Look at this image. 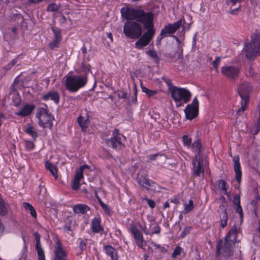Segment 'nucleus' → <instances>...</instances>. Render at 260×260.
Masks as SVG:
<instances>
[{
    "label": "nucleus",
    "mask_w": 260,
    "mask_h": 260,
    "mask_svg": "<svg viewBox=\"0 0 260 260\" xmlns=\"http://www.w3.org/2000/svg\"><path fill=\"white\" fill-rule=\"evenodd\" d=\"M122 14L127 20L136 19L138 22L141 23L147 31L143 34L135 44V47L137 49H142L147 46L152 39L155 34L154 28V15L151 12H145L141 9L128 8L124 11L122 10Z\"/></svg>",
    "instance_id": "nucleus-1"
},
{
    "label": "nucleus",
    "mask_w": 260,
    "mask_h": 260,
    "mask_svg": "<svg viewBox=\"0 0 260 260\" xmlns=\"http://www.w3.org/2000/svg\"><path fill=\"white\" fill-rule=\"evenodd\" d=\"M241 233V228L235 224L225 237L224 243L223 245L222 240H219L216 244V254L218 256L222 255L225 258L229 257L232 255V248L237 242H240L237 240L239 235Z\"/></svg>",
    "instance_id": "nucleus-2"
},
{
    "label": "nucleus",
    "mask_w": 260,
    "mask_h": 260,
    "mask_svg": "<svg viewBox=\"0 0 260 260\" xmlns=\"http://www.w3.org/2000/svg\"><path fill=\"white\" fill-rule=\"evenodd\" d=\"M88 78L86 75H69L64 77V84L66 89L71 92H77L84 87L87 83Z\"/></svg>",
    "instance_id": "nucleus-3"
},
{
    "label": "nucleus",
    "mask_w": 260,
    "mask_h": 260,
    "mask_svg": "<svg viewBox=\"0 0 260 260\" xmlns=\"http://www.w3.org/2000/svg\"><path fill=\"white\" fill-rule=\"evenodd\" d=\"M243 51L249 59H253L256 54L260 55V31L252 34L251 43L245 44Z\"/></svg>",
    "instance_id": "nucleus-4"
},
{
    "label": "nucleus",
    "mask_w": 260,
    "mask_h": 260,
    "mask_svg": "<svg viewBox=\"0 0 260 260\" xmlns=\"http://www.w3.org/2000/svg\"><path fill=\"white\" fill-rule=\"evenodd\" d=\"M251 89V85L246 82L241 84L238 87V92L241 98V107L237 110V114L238 115H241L242 112L247 109Z\"/></svg>",
    "instance_id": "nucleus-5"
},
{
    "label": "nucleus",
    "mask_w": 260,
    "mask_h": 260,
    "mask_svg": "<svg viewBox=\"0 0 260 260\" xmlns=\"http://www.w3.org/2000/svg\"><path fill=\"white\" fill-rule=\"evenodd\" d=\"M170 92L172 99L177 106H181V104L183 105L188 103L191 97L190 91L185 88L176 86L171 89Z\"/></svg>",
    "instance_id": "nucleus-6"
},
{
    "label": "nucleus",
    "mask_w": 260,
    "mask_h": 260,
    "mask_svg": "<svg viewBox=\"0 0 260 260\" xmlns=\"http://www.w3.org/2000/svg\"><path fill=\"white\" fill-rule=\"evenodd\" d=\"M125 137L119 133L118 129H115L113 131L110 139L105 140V143L108 146L116 150L123 149L125 147Z\"/></svg>",
    "instance_id": "nucleus-7"
},
{
    "label": "nucleus",
    "mask_w": 260,
    "mask_h": 260,
    "mask_svg": "<svg viewBox=\"0 0 260 260\" xmlns=\"http://www.w3.org/2000/svg\"><path fill=\"white\" fill-rule=\"evenodd\" d=\"M123 33L129 39H137L142 35V28L136 22L126 21L123 26Z\"/></svg>",
    "instance_id": "nucleus-8"
},
{
    "label": "nucleus",
    "mask_w": 260,
    "mask_h": 260,
    "mask_svg": "<svg viewBox=\"0 0 260 260\" xmlns=\"http://www.w3.org/2000/svg\"><path fill=\"white\" fill-rule=\"evenodd\" d=\"M36 116L39 119V124L43 128L51 127L53 117L48 113L47 105H44V107L39 108L38 110Z\"/></svg>",
    "instance_id": "nucleus-9"
},
{
    "label": "nucleus",
    "mask_w": 260,
    "mask_h": 260,
    "mask_svg": "<svg viewBox=\"0 0 260 260\" xmlns=\"http://www.w3.org/2000/svg\"><path fill=\"white\" fill-rule=\"evenodd\" d=\"M193 175L201 176L204 174L205 167L208 164L207 157H199L197 155L192 159Z\"/></svg>",
    "instance_id": "nucleus-10"
},
{
    "label": "nucleus",
    "mask_w": 260,
    "mask_h": 260,
    "mask_svg": "<svg viewBox=\"0 0 260 260\" xmlns=\"http://www.w3.org/2000/svg\"><path fill=\"white\" fill-rule=\"evenodd\" d=\"M199 112V102L197 98L193 99L192 103L188 104L184 109L185 117L187 119L192 120L196 118Z\"/></svg>",
    "instance_id": "nucleus-11"
},
{
    "label": "nucleus",
    "mask_w": 260,
    "mask_h": 260,
    "mask_svg": "<svg viewBox=\"0 0 260 260\" xmlns=\"http://www.w3.org/2000/svg\"><path fill=\"white\" fill-rule=\"evenodd\" d=\"M130 230L135 241L136 244L139 248L144 249L146 242L144 241L141 231L134 225L131 226Z\"/></svg>",
    "instance_id": "nucleus-12"
},
{
    "label": "nucleus",
    "mask_w": 260,
    "mask_h": 260,
    "mask_svg": "<svg viewBox=\"0 0 260 260\" xmlns=\"http://www.w3.org/2000/svg\"><path fill=\"white\" fill-rule=\"evenodd\" d=\"M137 182L138 184L147 190H155L156 183L153 180L147 178L143 175H138L137 178Z\"/></svg>",
    "instance_id": "nucleus-13"
},
{
    "label": "nucleus",
    "mask_w": 260,
    "mask_h": 260,
    "mask_svg": "<svg viewBox=\"0 0 260 260\" xmlns=\"http://www.w3.org/2000/svg\"><path fill=\"white\" fill-rule=\"evenodd\" d=\"M87 165H83L78 168L75 173V177L72 181V186L74 190H77L80 187V181L83 178V171L85 168H88Z\"/></svg>",
    "instance_id": "nucleus-14"
},
{
    "label": "nucleus",
    "mask_w": 260,
    "mask_h": 260,
    "mask_svg": "<svg viewBox=\"0 0 260 260\" xmlns=\"http://www.w3.org/2000/svg\"><path fill=\"white\" fill-rule=\"evenodd\" d=\"M182 23V19H180L173 23H169L166 25L161 30L162 35L166 37L175 33L181 26Z\"/></svg>",
    "instance_id": "nucleus-15"
},
{
    "label": "nucleus",
    "mask_w": 260,
    "mask_h": 260,
    "mask_svg": "<svg viewBox=\"0 0 260 260\" xmlns=\"http://www.w3.org/2000/svg\"><path fill=\"white\" fill-rule=\"evenodd\" d=\"M222 74L231 79L237 77L239 73V68L233 66H224L221 68Z\"/></svg>",
    "instance_id": "nucleus-16"
},
{
    "label": "nucleus",
    "mask_w": 260,
    "mask_h": 260,
    "mask_svg": "<svg viewBox=\"0 0 260 260\" xmlns=\"http://www.w3.org/2000/svg\"><path fill=\"white\" fill-rule=\"evenodd\" d=\"M55 258L54 260H67V253L62 249V244L57 241L54 249Z\"/></svg>",
    "instance_id": "nucleus-17"
},
{
    "label": "nucleus",
    "mask_w": 260,
    "mask_h": 260,
    "mask_svg": "<svg viewBox=\"0 0 260 260\" xmlns=\"http://www.w3.org/2000/svg\"><path fill=\"white\" fill-rule=\"evenodd\" d=\"M42 99L45 101L49 100L53 101L56 104H58L60 102V95L56 90H51L42 95Z\"/></svg>",
    "instance_id": "nucleus-18"
},
{
    "label": "nucleus",
    "mask_w": 260,
    "mask_h": 260,
    "mask_svg": "<svg viewBox=\"0 0 260 260\" xmlns=\"http://www.w3.org/2000/svg\"><path fill=\"white\" fill-rule=\"evenodd\" d=\"M90 229L93 233H101L104 231V228L101 225V220L100 217H95L92 219Z\"/></svg>",
    "instance_id": "nucleus-19"
},
{
    "label": "nucleus",
    "mask_w": 260,
    "mask_h": 260,
    "mask_svg": "<svg viewBox=\"0 0 260 260\" xmlns=\"http://www.w3.org/2000/svg\"><path fill=\"white\" fill-rule=\"evenodd\" d=\"M233 161L234 162V171L235 172L236 180L238 183H240L241 180L242 171L241 170L239 156H234L233 158Z\"/></svg>",
    "instance_id": "nucleus-20"
},
{
    "label": "nucleus",
    "mask_w": 260,
    "mask_h": 260,
    "mask_svg": "<svg viewBox=\"0 0 260 260\" xmlns=\"http://www.w3.org/2000/svg\"><path fill=\"white\" fill-rule=\"evenodd\" d=\"M52 30L54 33V39L52 42L49 43V45L53 49L58 47L59 44L61 40V34L59 29H55L54 27H52Z\"/></svg>",
    "instance_id": "nucleus-21"
},
{
    "label": "nucleus",
    "mask_w": 260,
    "mask_h": 260,
    "mask_svg": "<svg viewBox=\"0 0 260 260\" xmlns=\"http://www.w3.org/2000/svg\"><path fill=\"white\" fill-rule=\"evenodd\" d=\"M73 210L75 214L84 215L90 210V207L85 204H78L73 207Z\"/></svg>",
    "instance_id": "nucleus-22"
},
{
    "label": "nucleus",
    "mask_w": 260,
    "mask_h": 260,
    "mask_svg": "<svg viewBox=\"0 0 260 260\" xmlns=\"http://www.w3.org/2000/svg\"><path fill=\"white\" fill-rule=\"evenodd\" d=\"M35 106L34 105L26 104L18 112L16 113L18 116L24 117L30 115L35 109Z\"/></svg>",
    "instance_id": "nucleus-23"
},
{
    "label": "nucleus",
    "mask_w": 260,
    "mask_h": 260,
    "mask_svg": "<svg viewBox=\"0 0 260 260\" xmlns=\"http://www.w3.org/2000/svg\"><path fill=\"white\" fill-rule=\"evenodd\" d=\"M192 151L194 153V156H198L199 157H205L206 155L201 154L202 146L199 140H196L191 145Z\"/></svg>",
    "instance_id": "nucleus-24"
},
{
    "label": "nucleus",
    "mask_w": 260,
    "mask_h": 260,
    "mask_svg": "<svg viewBox=\"0 0 260 260\" xmlns=\"http://www.w3.org/2000/svg\"><path fill=\"white\" fill-rule=\"evenodd\" d=\"M150 222L149 235L152 236L155 234H159L160 232V229L158 224L153 218L148 219Z\"/></svg>",
    "instance_id": "nucleus-25"
},
{
    "label": "nucleus",
    "mask_w": 260,
    "mask_h": 260,
    "mask_svg": "<svg viewBox=\"0 0 260 260\" xmlns=\"http://www.w3.org/2000/svg\"><path fill=\"white\" fill-rule=\"evenodd\" d=\"M104 250L107 255H109L112 260H117L115 249L111 245H105Z\"/></svg>",
    "instance_id": "nucleus-26"
},
{
    "label": "nucleus",
    "mask_w": 260,
    "mask_h": 260,
    "mask_svg": "<svg viewBox=\"0 0 260 260\" xmlns=\"http://www.w3.org/2000/svg\"><path fill=\"white\" fill-rule=\"evenodd\" d=\"M78 75H86L88 77V74L91 72L90 67L89 64L82 62L79 68L76 70Z\"/></svg>",
    "instance_id": "nucleus-27"
},
{
    "label": "nucleus",
    "mask_w": 260,
    "mask_h": 260,
    "mask_svg": "<svg viewBox=\"0 0 260 260\" xmlns=\"http://www.w3.org/2000/svg\"><path fill=\"white\" fill-rule=\"evenodd\" d=\"M24 132L27 134L31 136L35 141L38 137V134L37 130L34 126L30 124H27Z\"/></svg>",
    "instance_id": "nucleus-28"
},
{
    "label": "nucleus",
    "mask_w": 260,
    "mask_h": 260,
    "mask_svg": "<svg viewBox=\"0 0 260 260\" xmlns=\"http://www.w3.org/2000/svg\"><path fill=\"white\" fill-rule=\"evenodd\" d=\"M46 169L49 170L55 179L58 177L57 168L52 163L47 161L45 163Z\"/></svg>",
    "instance_id": "nucleus-29"
},
{
    "label": "nucleus",
    "mask_w": 260,
    "mask_h": 260,
    "mask_svg": "<svg viewBox=\"0 0 260 260\" xmlns=\"http://www.w3.org/2000/svg\"><path fill=\"white\" fill-rule=\"evenodd\" d=\"M76 227V223L74 219H69L63 227L65 232L69 233L72 232Z\"/></svg>",
    "instance_id": "nucleus-30"
},
{
    "label": "nucleus",
    "mask_w": 260,
    "mask_h": 260,
    "mask_svg": "<svg viewBox=\"0 0 260 260\" xmlns=\"http://www.w3.org/2000/svg\"><path fill=\"white\" fill-rule=\"evenodd\" d=\"M78 123L83 132H86L88 128V119L82 116H80L77 119Z\"/></svg>",
    "instance_id": "nucleus-31"
},
{
    "label": "nucleus",
    "mask_w": 260,
    "mask_h": 260,
    "mask_svg": "<svg viewBox=\"0 0 260 260\" xmlns=\"http://www.w3.org/2000/svg\"><path fill=\"white\" fill-rule=\"evenodd\" d=\"M220 225L221 227L223 229L227 225L228 220V215L225 210H224L220 213Z\"/></svg>",
    "instance_id": "nucleus-32"
},
{
    "label": "nucleus",
    "mask_w": 260,
    "mask_h": 260,
    "mask_svg": "<svg viewBox=\"0 0 260 260\" xmlns=\"http://www.w3.org/2000/svg\"><path fill=\"white\" fill-rule=\"evenodd\" d=\"M9 204L2 199L0 202V215L5 216L8 214Z\"/></svg>",
    "instance_id": "nucleus-33"
},
{
    "label": "nucleus",
    "mask_w": 260,
    "mask_h": 260,
    "mask_svg": "<svg viewBox=\"0 0 260 260\" xmlns=\"http://www.w3.org/2000/svg\"><path fill=\"white\" fill-rule=\"evenodd\" d=\"M141 87L142 92H144L148 98H154L157 93L156 90L149 89L142 85Z\"/></svg>",
    "instance_id": "nucleus-34"
},
{
    "label": "nucleus",
    "mask_w": 260,
    "mask_h": 260,
    "mask_svg": "<svg viewBox=\"0 0 260 260\" xmlns=\"http://www.w3.org/2000/svg\"><path fill=\"white\" fill-rule=\"evenodd\" d=\"M184 208L182 211V213L184 214H186L189 212L191 211L194 208L193 201L190 200L188 201V204L185 203L184 204Z\"/></svg>",
    "instance_id": "nucleus-35"
},
{
    "label": "nucleus",
    "mask_w": 260,
    "mask_h": 260,
    "mask_svg": "<svg viewBox=\"0 0 260 260\" xmlns=\"http://www.w3.org/2000/svg\"><path fill=\"white\" fill-rule=\"evenodd\" d=\"M23 206L25 210L29 211L30 214L33 217L36 218L37 215V212L31 204L28 203H23Z\"/></svg>",
    "instance_id": "nucleus-36"
},
{
    "label": "nucleus",
    "mask_w": 260,
    "mask_h": 260,
    "mask_svg": "<svg viewBox=\"0 0 260 260\" xmlns=\"http://www.w3.org/2000/svg\"><path fill=\"white\" fill-rule=\"evenodd\" d=\"M235 204L237 205L236 212L239 214L241 218H243V211L242 207L240 205V200L239 197H236L234 199Z\"/></svg>",
    "instance_id": "nucleus-37"
},
{
    "label": "nucleus",
    "mask_w": 260,
    "mask_h": 260,
    "mask_svg": "<svg viewBox=\"0 0 260 260\" xmlns=\"http://www.w3.org/2000/svg\"><path fill=\"white\" fill-rule=\"evenodd\" d=\"M182 139L184 146L189 148L191 143V138L189 137L187 135H184Z\"/></svg>",
    "instance_id": "nucleus-38"
},
{
    "label": "nucleus",
    "mask_w": 260,
    "mask_h": 260,
    "mask_svg": "<svg viewBox=\"0 0 260 260\" xmlns=\"http://www.w3.org/2000/svg\"><path fill=\"white\" fill-rule=\"evenodd\" d=\"M162 80L166 83L168 87H169L170 92L171 91V89L173 88L175 86L173 85L172 83V80L166 76H163L161 78Z\"/></svg>",
    "instance_id": "nucleus-39"
},
{
    "label": "nucleus",
    "mask_w": 260,
    "mask_h": 260,
    "mask_svg": "<svg viewBox=\"0 0 260 260\" xmlns=\"http://www.w3.org/2000/svg\"><path fill=\"white\" fill-rule=\"evenodd\" d=\"M182 251H183V249L181 247H180V246L176 247L172 254V258H176V257L178 255H179L181 254Z\"/></svg>",
    "instance_id": "nucleus-40"
},
{
    "label": "nucleus",
    "mask_w": 260,
    "mask_h": 260,
    "mask_svg": "<svg viewBox=\"0 0 260 260\" xmlns=\"http://www.w3.org/2000/svg\"><path fill=\"white\" fill-rule=\"evenodd\" d=\"M27 247L25 245H24L23 247L22 248L20 254L21 256L19 258V260H26L27 259Z\"/></svg>",
    "instance_id": "nucleus-41"
},
{
    "label": "nucleus",
    "mask_w": 260,
    "mask_h": 260,
    "mask_svg": "<svg viewBox=\"0 0 260 260\" xmlns=\"http://www.w3.org/2000/svg\"><path fill=\"white\" fill-rule=\"evenodd\" d=\"M25 147L26 150L31 151L35 148V144L31 141H25Z\"/></svg>",
    "instance_id": "nucleus-42"
},
{
    "label": "nucleus",
    "mask_w": 260,
    "mask_h": 260,
    "mask_svg": "<svg viewBox=\"0 0 260 260\" xmlns=\"http://www.w3.org/2000/svg\"><path fill=\"white\" fill-rule=\"evenodd\" d=\"M36 249L39 257L38 260H45V254L42 248Z\"/></svg>",
    "instance_id": "nucleus-43"
},
{
    "label": "nucleus",
    "mask_w": 260,
    "mask_h": 260,
    "mask_svg": "<svg viewBox=\"0 0 260 260\" xmlns=\"http://www.w3.org/2000/svg\"><path fill=\"white\" fill-rule=\"evenodd\" d=\"M58 6L55 4L52 3L48 5L47 8V11L49 12H54L58 9Z\"/></svg>",
    "instance_id": "nucleus-44"
},
{
    "label": "nucleus",
    "mask_w": 260,
    "mask_h": 260,
    "mask_svg": "<svg viewBox=\"0 0 260 260\" xmlns=\"http://www.w3.org/2000/svg\"><path fill=\"white\" fill-rule=\"evenodd\" d=\"M191 229L192 228L190 226H186L181 232L180 234V237L181 238L185 237L187 234H188L190 233Z\"/></svg>",
    "instance_id": "nucleus-45"
},
{
    "label": "nucleus",
    "mask_w": 260,
    "mask_h": 260,
    "mask_svg": "<svg viewBox=\"0 0 260 260\" xmlns=\"http://www.w3.org/2000/svg\"><path fill=\"white\" fill-rule=\"evenodd\" d=\"M152 245L155 248L159 249L160 251H161V252H162L164 253H166L168 252V249L164 246H161V245H160L158 244L153 243V242H152Z\"/></svg>",
    "instance_id": "nucleus-46"
},
{
    "label": "nucleus",
    "mask_w": 260,
    "mask_h": 260,
    "mask_svg": "<svg viewBox=\"0 0 260 260\" xmlns=\"http://www.w3.org/2000/svg\"><path fill=\"white\" fill-rule=\"evenodd\" d=\"M35 237L36 239V249L41 248V244L40 242V236L39 233H36L35 234Z\"/></svg>",
    "instance_id": "nucleus-47"
},
{
    "label": "nucleus",
    "mask_w": 260,
    "mask_h": 260,
    "mask_svg": "<svg viewBox=\"0 0 260 260\" xmlns=\"http://www.w3.org/2000/svg\"><path fill=\"white\" fill-rule=\"evenodd\" d=\"M220 57H216L215 59L213 61L212 64L215 68L216 72H218V67L220 64Z\"/></svg>",
    "instance_id": "nucleus-48"
},
{
    "label": "nucleus",
    "mask_w": 260,
    "mask_h": 260,
    "mask_svg": "<svg viewBox=\"0 0 260 260\" xmlns=\"http://www.w3.org/2000/svg\"><path fill=\"white\" fill-rule=\"evenodd\" d=\"M88 240L87 239H82L80 241L79 248L81 251L84 250L87 246Z\"/></svg>",
    "instance_id": "nucleus-49"
},
{
    "label": "nucleus",
    "mask_w": 260,
    "mask_h": 260,
    "mask_svg": "<svg viewBox=\"0 0 260 260\" xmlns=\"http://www.w3.org/2000/svg\"><path fill=\"white\" fill-rule=\"evenodd\" d=\"M220 183L221 184V190L223 193L225 194L227 192L228 187L226 186V182L224 180H220Z\"/></svg>",
    "instance_id": "nucleus-50"
},
{
    "label": "nucleus",
    "mask_w": 260,
    "mask_h": 260,
    "mask_svg": "<svg viewBox=\"0 0 260 260\" xmlns=\"http://www.w3.org/2000/svg\"><path fill=\"white\" fill-rule=\"evenodd\" d=\"M101 207L103 208V210H104L105 212L108 214V215H110L111 213V210L108 205H107L105 203L101 204Z\"/></svg>",
    "instance_id": "nucleus-51"
},
{
    "label": "nucleus",
    "mask_w": 260,
    "mask_h": 260,
    "mask_svg": "<svg viewBox=\"0 0 260 260\" xmlns=\"http://www.w3.org/2000/svg\"><path fill=\"white\" fill-rule=\"evenodd\" d=\"M146 53L153 58L156 59L157 58V53L153 50H148L146 52Z\"/></svg>",
    "instance_id": "nucleus-52"
},
{
    "label": "nucleus",
    "mask_w": 260,
    "mask_h": 260,
    "mask_svg": "<svg viewBox=\"0 0 260 260\" xmlns=\"http://www.w3.org/2000/svg\"><path fill=\"white\" fill-rule=\"evenodd\" d=\"M166 36L165 35H162V33H161V30L160 31V35L157 37L156 39V44L157 45H159L161 43V40L166 37Z\"/></svg>",
    "instance_id": "nucleus-53"
},
{
    "label": "nucleus",
    "mask_w": 260,
    "mask_h": 260,
    "mask_svg": "<svg viewBox=\"0 0 260 260\" xmlns=\"http://www.w3.org/2000/svg\"><path fill=\"white\" fill-rule=\"evenodd\" d=\"M147 204L148 205L151 207V208H154L155 206V203L153 200H152L151 199H147Z\"/></svg>",
    "instance_id": "nucleus-54"
},
{
    "label": "nucleus",
    "mask_w": 260,
    "mask_h": 260,
    "mask_svg": "<svg viewBox=\"0 0 260 260\" xmlns=\"http://www.w3.org/2000/svg\"><path fill=\"white\" fill-rule=\"evenodd\" d=\"M140 227L146 234H148V229L144 222L143 224H140Z\"/></svg>",
    "instance_id": "nucleus-55"
},
{
    "label": "nucleus",
    "mask_w": 260,
    "mask_h": 260,
    "mask_svg": "<svg viewBox=\"0 0 260 260\" xmlns=\"http://www.w3.org/2000/svg\"><path fill=\"white\" fill-rule=\"evenodd\" d=\"M158 155H160V156H162V154H152V155H150L148 156V158L151 160H155L156 159V158L158 156Z\"/></svg>",
    "instance_id": "nucleus-56"
},
{
    "label": "nucleus",
    "mask_w": 260,
    "mask_h": 260,
    "mask_svg": "<svg viewBox=\"0 0 260 260\" xmlns=\"http://www.w3.org/2000/svg\"><path fill=\"white\" fill-rule=\"evenodd\" d=\"M118 96L119 99H126L127 98V94L125 92H123L121 94L118 93Z\"/></svg>",
    "instance_id": "nucleus-57"
},
{
    "label": "nucleus",
    "mask_w": 260,
    "mask_h": 260,
    "mask_svg": "<svg viewBox=\"0 0 260 260\" xmlns=\"http://www.w3.org/2000/svg\"><path fill=\"white\" fill-rule=\"evenodd\" d=\"M5 231V226L2 222L0 220V233H2Z\"/></svg>",
    "instance_id": "nucleus-58"
},
{
    "label": "nucleus",
    "mask_w": 260,
    "mask_h": 260,
    "mask_svg": "<svg viewBox=\"0 0 260 260\" xmlns=\"http://www.w3.org/2000/svg\"><path fill=\"white\" fill-rule=\"evenodd\" d=\"M16 63V59H14L8 65V69H10L11 68V67H12L13 66H14L15 64V63Z\"/></svg>",
    "instance_id": "nucleus-59"
},
{
    "label": "nucleus",
    "mask_w": 260,
    "mask_h": 260,
    "mask_svg": "<svg viewBox=\"0 0 260 260\" xmlns=\"http://www.w3.org/2000/svg\"><path fill=\"white\" fill-rule=\"evenodd\" d=\"M42 1L43 0H28L29 2L30 3H32V4L38 3Z\"/></svg>",
    "instance_id": "nucleus-60"
},
{
    "label": "nucleus",
    "mask_w": 260,
    "mask_h": 260,
    "mask_svg": "<svg viewBox=\"0 0 260 260\" xmlns=\"http://www.w3.org/2000/svg\"><path fill=\"white\" fill-rule=\"evenodd\" d=\"M82 52L83 54L85 55L87 52V49L85 46H83L81 48Z\"/></svg>",
    "instance_id": "nucleus-61"
},
{
    "label": "nucleus",
    "mask_w": 260,
    "mask_h": 260,
    "mask_svg": "<svg viewBox=\"0 0 260 260\" xmlns=\"http://www.w3.org/2000/svg\"><path fill=\"white\" fill-rule=\"evenodd\" d=\"M137 101V91H136L134 93V99H133L132 100V102L134 103H136Z\"/></svg>",
    "instance_id": "nucleus-62"
},
{
    "label": "nucleus",
    "mask_w": 260,
    "mask_h": 260,
    "mask_svg": "<svg viewBox=\"0 0 260 260\" xmlns=\"http://www.w3.org/2000/svg\"><path fill=\"white\" fill-rule=\"evenodd\" d=\"M107 36L108 38H109L111 40V41L112 42L113 41V37H112V35L111 33H110V32L107 33Z\"/></svg>",
    "instance_id": "nucleus-63"
},
{
    "label": "nucleus",
    "mask_w": 260,
    "mask_h": 260,
    "mask_svg": "<svg viewBox=\"0 0 260 260\" xmlns=\"http://www.w3.org/2000/svg\"><path fill=\"white\" fill-rule=\"evenodd\" d=\"M170 207L169 203L168 202H166L164 205V208L166 209L167 208H169Z\"/></svg>",
    "instance_id": "nucleus-64"
}]
</instances>
